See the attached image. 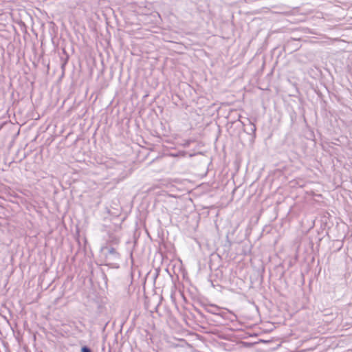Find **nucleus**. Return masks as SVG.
<instances>
[{
  "mask_svg": "<svg viewBox=\"0 0 352 352\" xmlns=\"http://www.w3.org/2000/svg\"><path fill=\"white\" fill-rule=\"evenodd\" d=\"M81 352H91V351L86 346H84L81 349Z\"/></svg>",
  "mask_w": 352,
  "mask_h": 352,
  "instance_id": "1",
  "label": "nucleus"
}]
</instances>
